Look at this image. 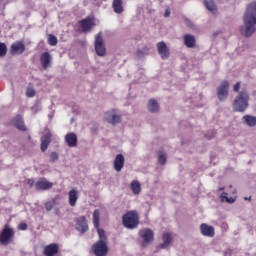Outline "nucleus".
Masks as SVG:
<instances>
[{
  "instance_id": "obj_22",
  "label": "nucleus",
  "mask_w": 256,
  "mask_h": 256,
  "mask_svg": "<svg viewBox=\"0 0 256 256\" xmlns=\"http://www.w3.org/2000/svg\"><path fill=\"white\" fill-rule=\"evenodd\" d=\"M68 147H77V134L70 132L65 136Z\"/></svg>"
},
{
  "instance_id": "obj_35",
  "label": "nucleus",
  "mask_w": 256,
  "mask_h": 256,
  "mask_svg": "<svg viewBox=\"0 0 256 256\" xmlns=\"http://www.w3.org/2000/svg\"><path fill=\"white\" fill-rule=\"evenodd\" d=\"M57 42V36L53 34L48 35V45H51V47H55V45H57Z\"/></svg>"
},
{
  "instance_id": "obj_15",
  "label": "nucleus",
  "mask_w": 256,
  "mask_h": 256,
  "mask_svg": "<svg viewBox=\"0 0 256 256\" xmlns=\"http://www.w3.org/2000/svg\"><path fill=\"white\" fill-rule=\"evenodd\" d=\"M183 43L188 49H193L195 48V45H197V40L192 34H185L183 36Z\"/></svg>"
},
{
  "instance_id": "obj_41",
  "label": "nucleus",
  "mask_w": 256,
  "mask_h": 256,
  "mask_svg": "<svg viewBox=\"0 0 256 256\" xmlns=\"http://www.w3.org/2000/svg\"><path fill=\"white\" fill-rule=\"evenodd\" d=\"M184 23H185L186 27H189L190 29H195V24L190 19L186 18L184 20Z\"/></svg>"
},
{
  "instance_id": "obj_3",
  "label": "nucleus",
  "mask_w": 256,
  "mask_h": 256,
  "mask_svg": "<svg viewBox=\"0 0 256 256\" xmlns=\"http://www.w3.org/2000/svg\"><path fill=\"white\" fill-rule=\"evenodd\" d=\"M122 224L126 229H137L139 225V214L136 210L128 211L122 216Z\"/></svg>"
},
{
  "instance_id": "obj_36",
  "label": "nucleus",
  "mask_w": 256,
  "mask_h": 256,
  "mask_svg": "<svg viewBox=\"0 0 256 256\" xmlns=\"http://www.w3.org/2000/svg\"><path fill=\"white\" fill-rule=\"evenodd\" d=\"M36 95L35 88H33V85L29 84L26 89V97H33Z\"/></svg>"
},
{
  "instance_id": "obj_12",
  "label": "nucleus",
  "mask_w": 256,
  "mask_h": 256,
  "mask_svg": "<svg viewBox=\"0 0 256 256\" xmlns=\"http://www.w3.org/2000/svg\"><path fill=\"white\" fill-rule=\"evenodd\" d=\"M76 229L80 233H87L89 231V225L87 224V218L85 216H81L76 221Z\"/></svg>"
},
{
  "instance_id": "obj_32",
  "label": "nucleus",
  "mask_w": 256,
  "mask_h": 256,
  "mask_svg": "<svg viewBox=\"0 0 256 256\" xmlns=\"http://www.w3.org/2000/svg\"><path fill=\"white\" fill-rule=\"evenodd\" d=\"M204 4L206 9H208V11H211L212 13L215 11L216 6L213 0H204Z\"/></svg>"
},
{
  "instance_id": "obj_45",
  "label": "nucleus",
  "mask_w": 256,
  "mask_h": 256,
  "mask_svg": "<svg viewBox=\"0 0 256 256\" xmlns=\"http://www.w3.org/2000/svg\"><path fill=\"white\" fill-rule=\"evenodd\" d=\"M218 191H225V187H220Z\"/></svg>"
},
{
  "instance_id": "obj_26",
  "label": "nucleus",
  "mask_w": 256,
  "mask_h": 256,
  "mask_svg": "<svg viewBox=\"0 0 256 256\" xmlns=\"http://www.w3.org/2000/svg\"><path fill=\"white\" fill-rule=\"evenodd\" d=\"M159 102H157V100L155 99H150L148 101V111L150 113H159Z\"/></svg>"
},
{
  "instance_id": "obj_37",
  "label": "nucleus",
  "mask_w": 256,
  "mask_h": 256,
  "mask_svg": "<svg viewBox=\"0 0 256 256\" xmlns=\"http://www.w3.org/2000/svg\"><path fill=\"white\" fill-rule=\"evenodd\" d=\"M55 203H56L55 199L46 202L44 204L46 211H51V209H53V207H55Z\"/></svg>"
},
{
  "instance_id": "obj_21",
  "label": "nucleus",
  "mask_w": 256,
  "mask_h": 256,
  "mask_svg": "<svg viewBox=\"0 0 256 256\" xmlns=\"http://www.w3.org/2000/svg\"><path fill=\"white\" fill-rule=\"evenodd\" d=\"M49 143H51V132H47L42 138H41V151L45 152L47 151V148L49 147Z\"/></svg>"
},
{
  "instance_id": "obj_47",
  "label": "nucleus",
  "mask_w": 256,
  "mask_h": 256,
  "mask_svg": "<svg viewBox=\"0 0 256 256\" xmlns=\"http://www.w3.org/2000/svg\"><path fill=\"white\" fill-rule=\"evenodd\" d=\"M53 117V115H50V118Z\"/></svg>"
},
{
  "instance_id": "obj_13",
  "label": "nucleus",
  "mask_w": 256,
  "mask_h": 256,
  "mask_svg": "<svg viewBox=\"0 0 256 256\" xmlns=\"http://www.w3.org/2000/svg\"><path fill=\"white\" fill-rule=\"evenodd\" d=\"M123 167H125V156L117 154L114 159V169L117 173H120V171H123Z\"/></svg>"
},
{
  "instance_id": "obj_25",
  "label": "nucleus",
  "mask_w": 256,
  "mask_h": 256,
  "mask_svg": "<svg viewBox=\"0 0 256 256\" xmlns=\"http://www.w3.org/2000/svg\"><path fill=\"white\" fill-rule=\"evenodd\" d=\"M40 62L43 69H47V67H49V64L51 63V54L49 52L42 53L40 56Z\"/></svg>"
},
{
  "instance_id": "obj_44",
  "label": "nucleus",
  "mask_w": 256,
  "mask_h": 256,
  "mask_svg": "<svg viewBox=\"0 0 256 256\" xmlns=\"http://www.w3.org/2000/svg\"><path fill=\"white\" fill-rule=\"evenodd\" d=\"M164 17L167 18V17H171V9L167 8L164 12Z\"/></svg>"
},
{
  "instance_id": "obj_7",
  "label": "nucleus",
  "mask_w": 256,
  "mask_h": 256,
  "mask_svg": "<svg viewBox=\"0 0 256 256\" xmlns=\"http://www.w3.org/2000/svg\"><path fill=\"white\" fill-rule=\"evenodd\" d=\"M139 237L143 240L142 247H147L153 241L155 233H153V230L146 228L139 231Z\"/></svg>"
},
{
  "instance_id": "obj_1",
  "label": "nucleus",
  "mask_w": 256,
  "mask_h": 256,
  "mask_svg": "<svg viewBox=\"0 0 256 256\" xmlns=\"http://www.w3.org/2000/svg\"><path fill=\"white\" fill-rule=\"evenodd\" d=\"M256 1L250 2L246 6V12L243 16V25L240 26V33L243 37H251L256 28Z\"/></svg>"
},
{
  "instance_id": "obj_24",
  "label": "nucleus",
  "mask_w": 256,
  "mask_h": 256,
  "mask_svg": "<svg viewBox=\"0 0 256 256\" xmlns=\"http://www.w3.org/2000/svg\"><path fill=\"white\" fill-rule=\"evenodd\" d=\"M242 121L244 125H247V127H256V116L254 115H244L242 117Z\"/></svg>"
},
{
  "instance_id": "obj_27",
  "label": "nucleus",
  "mask_w": 256,
  "mask_h": 256,
  "mask_svg": "<svg viewBox=\"0 0 256 256\" xmlns=\"http://www.w3.org/2000/svg\"><path fill=\"white\" fill-rule=\"evenodd\" d=\"M130 187L134 195H139L141 193V183L139 181H132Z\"/></svg>"
},
{
  "instance_id": "obj_33",
  "label": "nucleus",
  "mask_w": 256,
  "mask_h": 256,
  "mask_svg": "<svg viewBox=\"0 0 256 256\" xmlns=\"http://www.w3.org/2000/svg\"><path fill=\"white\" fill-rule=\"evenodd\" d=\"M158 162L160 163V165H165V163H167V154H165V152L159 151Z\"/></svg>"
},
{
  "instance_id": "obj_40",
  "label": "nucleus",
  "mask_w": 256,
  "mask_h": 256,
  "mask_svg": "<svg viewBox=\"0 0 256 256\" xmlns=\"http://www.w3.org/2000/svg\"><path fill=\"white\" fill-rule=\"evenodd\" d=\"M50 161L55 163V161H59V154L57 152H52L50 154Z\"/></svg>"
},
{
  "instance_id": "obj_39",
  "label": "nucleus",
  "mask_w": 256,
  "mask_h": 256,
  "mask_svg": "<svg viewBox=\"0 0 256 256\" xmlns=\"http://www.w3.org/2000/svg\"><path fill=\"white\" fill-rule=\"evenodd\" d=\"M32 113L37 114L39 111H41V105L39 103H36L34 106L31 107Z\"/></svg>"
},
{
  "instance_id": "obj_42",
  "label": "nucleus",
  "mask_w": 256,
  "mask_h": 256,
  "mask_svg": "<svg viewBox=\"0 0 256 256\" xmlns=\"http://www.w3.org/2000/svg\"><path fill=\"white\" fill-rule=\"evenodd\" d=\"M239 89H241V82H237L234 86H233V91L235 93H239Z\"/></svg>"
},
{
  "instance_id": "obj_11",
  "label": "nucleus",
  "mask_w": 256,
  "mask_h": 256,
  "mask_svg": "<svg viewBox=\"0 0 256 256\" xmlns=\"http://www.w3.org/2000/svg\"><path fill=\"white\" fill-rule=\"evenodd\" d=\"M11 55H23L25 53V44L22 41L14 42L10 47Z\"/></svg>"
},
{
  "instance_id": "obj_4",
  "label": "nucleus",
  "mask_w": 256,
  "mask_h": 256,
  "mask_svg": "<svg viewBox=\"0 0 256 256\" xmlns=\"http://www.w3.org/2000/svg\"><path fill=\"white\" fill-rule=\"evenodd\" d=\"M216 91L219 101H227V97H229V81L223 80Z\"/></svg>"
},
{
  "instance_id": "obj_18",
  "label": "nucleus",
  "mask_w": 256,
  "mask_h": 256,
  "mask_svg": "<svg viewBox=\"0 0 256 256\" xmlns=\"http://www.w3.org/2000/svg\"><path fill=\"white\" fill-rule=\"evenodd\" d=\"M59 253V245L52 243L45 247L44 255L45 256H55Z\"/></svg>"
},
{
  "instance_id": "obj_30",
  "label": "nucleus",
  "mask_w": 256,
  "mask_h": 256,
  "mask_svg": "<svg viewBox=\"0 0 256 256\" xmlns=\"http://www.w3.org/2000/svg\"><path fill=\"white\" fill-rule=\"evenodd\" d=\"M149 53V47L145 46L142 49H138L136 51V56L138 57V59H143V57H145V55H147Z\"/></svg>"
},
{
  "instance_id": "obj_20",
  "label": "nucleus",
  "mask_w": 256,
  "mask_h": 256,
  "mask_svg": "<svg viewBox=\"0 0 256 256\" xmlns=\"http://www.w3.org/2000/svg\"><path fill=\"white\" fill-rule=\"evenodd\" d=\"M162 241L163 243L160 244V249H167L173 242V236H171V233L166 232L162 236Z\"/></svg>"
},
{
  "instance_id": "obj_34",
  "label": "nucleus",
  "mask_w": 256,
  "mask_h": 256,
  "mask_svg": "<svg viewBox=\"0 0 256 256\" xmlns=\"http://www.w3.org/2000/svg\"><path fill=\"white\" fill-rule=\"evenodd\" d=\"M97 231H98V235H99V240L98 241H102L104 243H107V236L105 235V230L98 227Z\"/></svg>"
},
{
  "instance_id": "obj_29",
  "label": "nucleus",
  "mask_w": 256,
  "mask_h": 256,
  "mask_svg": "<svg viewBox=\"0 0 256 256\" xmlns=\"http://www.w3.org/2000/svg\"><path fill=\"white\" fill-rule=\"evenodd\" d=\"M220 201L221 203H235V198L233 197H227V192H223L221 195H220Z\"/></svg>"
},
{
  "instance_id": "obj_19",
  "label": "nucleus",
  "mask_w": 256,
  "mask_h": 256,
  "mask_svg": "<svg viewBox=\"0 0 256 256\" xmlns=\"http://www.w3.org/2000/svg\"><path fill=\"white\" fill-rule=\"evenodd\" d=\"M79 199V192L75 189H71L68 192V201L70 207H75L77 205V200Z\"/></svg>"
},
{
  "instance_id": "obj_10",
  "label": "nucleus",
  "mask_w": 256,
  "mask_h": 256,
  "mask_svg": "<svg viewBox=\"0 0 256 256\" xmlns=\"http://www.w3.org/2000/svg\"><path fill=\"white\" fill-rule=\"evenodd\" d=\"M80 27L82 33H89V31L95 27V20L91 17H87L80 21Z\"/></svg>"
},
{
  "instance_id": "obj_43",
  "label": "nucleus",
  "mask_w": 256,
  "mask_h": 256,
  "mask_svg": "<svg viewBox=\"0 0 256 256\" xmlns=\"http://www.w3.org/2000/svg\"><path fill=\"white\" fill-rule=\"evenodd\" d=\"M18 229H19L20 231H27V224H26V223H20V224L18 225Z\"/></svg>"
},
{
  "instance_id": "obj_14",
  "label": "nucleus",
  "mask_w": 256,
  "mask_h": 256,
  "mask_svg": "<svg viewBox=\"0 0 256 256\" xmlns=\"http://www.w3.org/2000/svg\"><path fill=\"white\" fill-rule=\"evenodd\" d=\"M105 121L110 123V125H117L118 123H121V115L113 112H107L105 115Z\"/></svg>"
},
{
  "instance_id": "obj_9",
  "label": "nucleus",
  "mask_w": 256,
  "mask_h": 256,
  "mask_svg": "<svg viewBox=\"0 0 256 256\" xmlns=\"http://www.w3.org/2000/svg\"><path fill=\"white\" fill-rule=\"evenodd\" d=\"M156 47L161 59L164 61L169 59L171 56V50H169V47H167V44L164 41L158 42Z\"/></svg>"
},
{
  "instance_id": "obj_6",
  "label": "nucleus",
  "mask_w": 256,
  "mask_h": 256,
  "mask_svg": "<svg viewBox=\"0 0 256 256\" xmlns=\"http://www.w3.org/2000/svg\"><path fill=\"white\" fill-rule=\"evenodd\" d=\"M95 51L99 57H105L107 53L101 32L95 37Z\"/></svg>"
},
{
  "instance_id": "obj_5",
  "label": "nucleus",
  "mask_w": 256,
  "mask_h": 256,
  "mask_svg": "<svg viewBox=\"0 0 256 256\" xmlns=\"http://www.w3.org/2000/svg\"><path fill=\"white\" fill-rule=\"evenodd\" d=\"M92 252L95 256H107V253H109L107 242L97 241L92 245Z\"/></svg>"
},
{
  "instance_id": "obj_17",
  "label": "nucleus",
  "mask_w": 256,
  "mask_h": 256,
  "mask_svg": "<svg viewBox=\"0 0 256 256\" xmlns=\"http://www.w3.org/2000/svg\"><path fill=\"white\" fill-rule=\"evenodd\" d=\"M35 187L37 191H47L48 189H51L53 187V183L45 179H41L36 182Z\"/></svg>"
},
{
  "instance_id": "obj_23",
  "label": "nucleus",
  "mask_w": 256,
  "mask_h": 256,
  "mask_svg": "<svg viewBox=\"0 0 256 256\" xmlns=\"http://www.w3.org/2000/svg\"><path fill=\"white\" fill-rule=\"evenodd\" d=\"M12 123L16 129H19V131H26L27 128L25 127V122L23 121V117L21 116H16L13 120Z\"/></svg>"
},
{
  "instance_id": "obj_16",
  "label": "nucleus",
  "mask_w": 256,
  "mask_h": 256,
  "mask_svg": "<svg viewBox=\"0 0 256 256\" xmlns=\"http://www.w3.org/2000/svg\"><path fill=\"white\" fill-rule=\"evenodd\" d=\"M200 231L204 237H215V228L213 226L203 223L200 225Z\"/></svg>"
},
{
  "instance_id": "obj_38",
  "label": "nucleus",
  "mask_w": 256,
  "mask_h": 256,
  "mask_svg": "<svg viewBox=\"0 0 256 256\" xmlns=\"http://www.w3.org/2000/svg\"><path fill=\"white\" fill-rule=\"evenodd\" d=\"M7 55V45L0 42V57H5Z\"/></svg>"
},
{
  "instance_id": "obj_28",
  "label": "nucleus",
  "mask_w": 256,
  "mask_h": 256,
  "mask_svg": "<svg viewBox=\"0 0 256 256\" xmlns=\"http://www.w3.org/2000/svg\"><path fill=\"white\" fill-rule=\"evenodd\" d=\"M112 7L118 15L121 14L123 11V0H114Z\"/></svg>"
},
{
  "instance_id": "obj_2",
  "label": "nucleus",
  "mask_w": 256,
  "mask_h": 256,
  "mask_svg": "<svg viewBox=\"0 0 256 256\" xmlns=\"http://www.w3.org/2000/svg\"><path fill=\"white\" fill-rule=\"evenodd\" d=\"M249 99V91L243 88L233 101V111H235L236 113H245V111H247V108L249 107Z\"/></svg>"
},
{
  "instance_id": "obj_8",
  "label": "nucleus",
  "mask_w": 256,
  "mask_h": 256,
  "mask_svg": "<svg viewBox=\"0 0 256 256\" xmlns=\"http://www.w3.org/2000/svg\"><path fill=\"white\" fill-rule=\"evenodd\" d=\"M14 236L15 232L13 231V229L6 226L0 234L1 245H9Z\"/></svg>"
},
{
  "instance_id": "obj_46",
  "label": "nucleus",
  "mask_w": 256,
  "mask_h": 256,
  "mask_svg": "<svg viewBox=\"0 0 256 256\" xmlns=\"http://www.w3.org/2000/svg\"><path fill=\"white\" fill-rule=\"evenodd\" d=\"M245 200H246V201H247V200H248V201H251V197H249V198L246 197Z\"/></svg>"
},
{
  "instance_id": "obj_31",
  "label": "nucleus",
  "mask_w": 256,
  "mask_h": 256,
  "mask_svg": "<svg viewBox=\"0 0 256 256\" xmlns=\"http://www.w3.org/2000/svg\"><path fill=\"white\" fill-rule=\"evenodd\" d=\"M101 213L99 212V210H94L93 212V225L95 227V229H99V217H100Z\"/></svg>"
}]
</instances>
